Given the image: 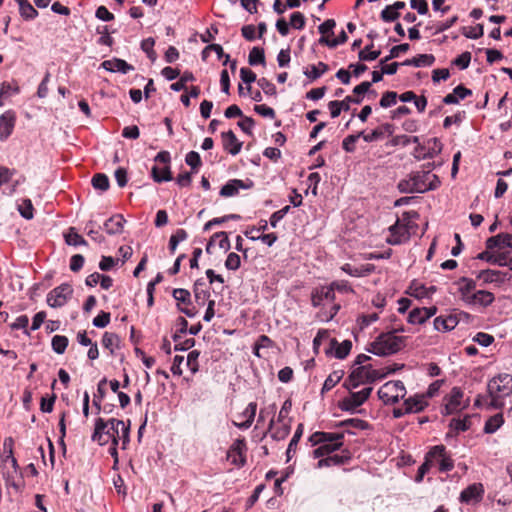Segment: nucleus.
Returning <instances> with one entry per match:
<instances>
[{
	"label": "nucleus",
	"mask_w": 512,
	"mask_h": 512,
	"mask_svg": "<svg viewBox=\"0 0 512 512\" xmlns=\"http://www.w3.org/2000/svg\"><path fill=\"white\" fill-rule=\"evenodd\" d=\"M91 439L100 446L108 444L109 441L114 445H118L119 441H121L122 449H126L130 442V421L126 424L124 421L116 418L104 420L99 417L95 420Z\"/></svg>",
	"instance_id": "nucleus-1"
},
{
	"label": "nucleus",
	"mask_w": 512,
	"mask_h": 512,
	"mask_svg": "<svg viewBox=\"0 0 512 512\" xmlns=\"http://www.w3.org/2000/svg\"><path fill=\"white\" fill-rule=\"evenodd\" d=\"M334 301L335 292L328 285L316 287L311 292V304L315 308H321L317 317L322 322L331 321L340 310V305Z\"/></svg>",
	"instance_id": "nucleus-2"
},
{
	"label": "nucleus",
	"mask_w": 512,
	"mask_h": 512,
	"mask_svg": "<svg viewBox=\"0 0 512 512\" xmlns=\"http://www.w3.org/2000/svg\"><path fill=\"white\" fill-rule=\"evenodd\" d=\"M440 179L436 174L429 171H417L411 173L407 178L398 182V189L401 193H425L435 190L440 185Z\"/></svg>",
	"instance_id": "nucleus-3"
},
{
	"label": "nucleus",
	"mask_w": 512,
	"mask_h": 512,
	"mask_svg": "<svg viewBox=\"0 0 512 512\" xmlns=\"http://www.w3.org/2000/svg\"><path fill=\"white\" fill-rule=\"evenodd\" d=\"M490 398L488 408L500 409L504 406V398L512 394V376L507 373L493 377L487 385Z\"/></svg>",
	"instance_id": "nucleus-4"
},
{
	"label": "nucleus",
	"mask_w": 512,
	"mask_h": 512,
	"mask_svg": "<svg viewBox=\"0 0 512 512\" xmlns=\"http://www.w3.org/2000/svg\"><path fill=\"white\" fill-rule=\"evenodd\" d=\"M404 337L395 335L394 332L380 334L367 349L377 356H389L397 353L404 346Z\"/></svg>",
	"instance_id": "nucleus-5"
},
{
	"label": "nucleus",
	"mask_w": 512,
	"mask_h": 512,
	"mask_svg": "<svg viewBox=\"0 0 512 512\" xmlns=\"http://www.w3.org/2000/svg\"><path fill=\"white\" fill-rule=\"evenodd\" d=\"M386 374H381L373 369L371 365L355 367L349 377L345 380L344 386L348 390L356 389L364 383H371L377 379L384 377Z\"/></svg>",
	"instance_id": "nucleus-6"
},
{
	"label": "nucleus",
	"mask_w": 512,
	"mask_h": 512,
	"mask_svg": "<svg viewBox=\"0 0 512 512\" xmlns=\"http://www.w3.org/2000/svg\"><path fill=\"white\" fill-rule=\"evenodd\" d=\"M432 466H437L440 472H449L454 468V461L444 445L433 446L426 454Z\"/></svg>",
	"instance_id": "nucleus-7"
},
{
	"label": "nucleus",
	"mask_w": 512,
	"mask_h": 512,
	"mask_svg": "<svg viewBox=\"0 0 512 512\" xmlns=\"http://www.w3.org/2000/svg\"><path fill=\"white\" fill-rule=\"evenodd\" d=\"M377 394L385 404H395L405 396L406 389L400 380L389 381L379 388Z\"/></svg>",
	"instance_id": "nucleus-8"
},
{
	"label": "nucleus",
	"mask_w": 512,
	"mask_h": 512,
	"mask_svg": "<svg viewBox=\"0 0 512 512\" xmlns=\"http://www.w3.org/2000/svg\"><path fill=\"white\" fill-rule=\"evenodd\" d=\"M416 146L412 152V155L417 160L432 159L441 153L443 145L438 138H430L425 142L415 143Z\"/></svg>",
	"instance_id": "nucleus-9"
},
{
	"label": "nucleus",
	"mask_w": 512,
	"mask_h": 512,
	"mask_svg": "<svg viewBox=\"0 0 512 512\" xmlns=\"http://www.w3.org/2000/svg\"><path fill=\"white\" fill-rule=\"evenodd\" d=\"M464 393L461 388L453 387L443 399L444 406L441 409L442 415H452L468 406V400L463 402Z\"/></svg>",
	"instance_id": "nucleus-10"
},
{
	"label": "nucleus",
	"mask_w": 512,
	"mask_h": 512,
	"mask_svg": "<svg viewBox=\"0 0 512 512\" xmlns=\"http://www.w3.org/2000/svg\"><path fill=\"white\" fill-rule=\"evenodd\" d=\"M4 456L2 457V469L3 475L7 480L8 484L16 486L14 483H11L10 480L13 479L14 475L18 474L19 466L16 458L12 453V439L4 441Z\"/></svg>",
	"instance_id": "nucleus-11"
},
{
	"label": "nucleus",
	"mask_w": 512,
	"mask_h": 512,
	"mask_svg": "<svg viewBox=\"0 0 512 512\" xmlns=\"http://www.w3.org/2000/svg\"><path fill=\"white\" fill-rule=\"evenodd\" d=\"M373 388L365 387L357 392H350V394L343 398L339 403V408L342 411L354 412L359 406H361L370 396Z\"/></svg>",
	"instance_id": "nucleus-12"
},
{
	"label": "nucleus",
	"mask_w": 512,
	"mask_h": 512,
	"mask_svg": "<svg viewBox=\"0 0 512 512\" xmlns=\"http://www.w3.org/2000/svg\"><path fill=\"white\" fill-rule=\"evenodd\" d=\"M73 289L69 284H61L60 286L51 290L47 295V303L52 308L64 306L68 299L71 298Z\"/></svg>",
	"instance_id": "nucleus-13"
},
{
	"label": "nucleus",
	"mask_w": 512,
	"mask_h": 512,
	"mask_svg": "<svg viewBox=\"0 0 512 512\" xmlns=\"http://www.w3.org/2000/svg\"><path fill=\"white\" fill-rule=\"evenodd\" d=\"M16 114L13 110H7L0 115V141H6L14 131Z\"/></svg>",
	"instance_id": "nucleus-14"
},
{
	"label": "nucleus",
	"mask_w": 512,
	"mask_h": 512,
	"mask_svg": "<svg viewBox=\"0 0 512 512\" xmlns=\"http://www.w3.org/2000/svg\"><path fill=\"white\" fill-rule=\"evenodd\" d=\"M252 186L251 180L230 179L222 186L219 194L222 197H233L239 193L240 189H250Z\"/></svg>",
	"instance_id": "nucleus-15"
},
{
	"label": "nucleus",
	"mask_w": 512,
	"mask_h": 512,
	"mask_svg": "<svg viewBox=\"0 0 512 512\" xmlns=\"http://www.w3.org/2000/svg\"><path fill=\"white\" fill-rule=\"evenodd\" d=\"M484 494V488L481 483H473L465 488L460 494V501L466 504L479 502Z\"/></svg>",
	"instance_id": "nucleus-16"
},
{
	"label": "nucleus",
	"mask_w": 512,
	"mask_h": 512,
	"mask_svg": "<svg viewBox=\"0 0 512 512\" xmlns=\"http://www.w3.org/2000/svg\"><path fill=\"white\" fill-rule=\"evenodd\" d=\"M246 450V443L244 439H237L231 445L228 451V458L232 459V463L238 466H244L246 463L244 452Z\"/></svg>",
	"instance_id": "nucleus-17"
},
{
	"label": "nucleus",
	"mask_w": 512,
	"mask_h": 512,
	"mask_svg": "<svg viewBox=\"0 0 512 512\" xmlns=\"http://www.w3.org/2000/svg\"><path fill=\"white\" fill-rule=\"evenodd\" d=\"M495 300V296L492 292L487 290H477L471 297H466L467 305H478L480 307H488Z\"/></svg>",
	"instance_id": "nucleus-18"
},
{
	"label": "nucleus",
	"mask_w": 512,
	"mask_h": 512,
	"mask_svg": "<svg viewBox=\"0 0 512 512\" xmlns=\"http://www.w3.org/2000/svg\"><path fill=\"white\" fill-rule=\"evenodd\" d=\"M362 98L352 99V96H346L342 101L333 100L328 103V108L332 118H336L340 115L341 111H348L350 109V103L360 104Z\"/></svg>",
	"instance_id": "nucleus-19"
},
{
	"label": "nucleus",
	"mask_w": 512,
	"mask_h": 512,
	"mask_svg": "<svg viewBox=\"0 0 512 512\" xmlns=\"http://www.w3.org/2000/svg\"><path fill=\"white\" fill-rule=\"evenodd\" d=\"M221 137L224 150L233 156L240 153L243 144L237 139L235 133L232 130L223 132Z\"/></svg>",
	"instance_id": "nucleus-20"
},
{
	"label": "nucleus",
	"mask_w": 512,
	"mask_h": 512,
	"mask_svg": "<svg viewBox=\"0 0 512 512\" xmlns=\"http://www.w3.org/2000/svg\"><path fill=\"white\" fill-rule=\"evenodd\" d=\"M256 411H257V403L256 402H250L246 406L244 411L241 414H239V417L243 418L244 420L241 421V422H235L234 421L233 425L236 426L237 428L241 429V430H247L253 424V421H254L255 415H256Z\"/></svg>",
	"instance_id": "nucleus-21"
},
{
	"label": "nucleus",
	"mask_w": 512,
	"mask_h": 512,
	"mask_svg": "<svg viewBox=\"0 0 512 512\" xmlns=\"http://www.w3.org/2000/svg\"><path fill=\"white\" fill-rule=\"evenodd\" d=\"M343 437V433L315 432L310 436L309 441L312 446H316L320 443L335 444L337 442H342Z\"/></svg>",
	"instance_id": "nucleus-22"
},
{
	"label": "nucleus",
	"mask_w": 512,
	"mask_h": 512,
	"mask_svg": "<svg viewBox=\"0 0 512 512\" xmlns=\"http://www.w3.org/2000/svg\"><path fill=\"white\" fill-rule=\"evenodd\" d=\"M101 67L109 72H120L122 74H127L130 71L134 70V67L128 64L125 60L119 58H113L111 60H106L101 63Z\"/></svg>",
	"instance_id": "nucleus-23"
},
{
	"label": "nucleus",
	"mask_w": 512,
	"mask_h": 512,
	"mask_svg": "<svg viewBox=\"0 0 512 512\" xmlns=\"http://www.w3.org/2000/svg\"><path fill=\"white\" fill-rule=\"evenodd\" d=\"M459 321L456 315L449 314L447 316L440 315L433 321L434 329L440 332H448L453 330Z\"/></svg>",
	"instance_id": "nucleus-24"
},
{
	"label": "nucleus",
	"mask_w": 512,
	"mask_h": 512,
	"mask_svg": "<svg viewBox=\"0 0 512 512\" xmlns=\"http://www.w3.org/2000/svg\"><path fill=\"white\" fill-rule=\"evenodd\" d=\"M486 247H487V249L512 248V234L500 233L496 236H492L487 239Z\"/></svg>",
	"instance_id": "nucleus-25"
},
{
	"label": "nucleus",
	"mask_w": 512,
	"mask_h": 512,
	"mask_svg": "<svg viewBox=\"0 0 512 512\" xmlns=\"http://www.w3.org/2000/svg\"><path fill=\"white\" fill-rule=\"evenodd\" d=\"M125 223L126 220L122 214H115L105 221L104 229L109 235H117L122 233Z\"/></svg>",
	"instance_id": "nucleus-26"
},
{
	"label": "nucleus",
	"mask_w": 512,
	"mask_h": 512,
	"mask_svg": "<svg viewBox=\"0 0 512 512\" xmlns=\"http://www.w3.org/2000/svg\"><path fill=\"white\" fill-rule=\"evenodd\" d=\"M385 134L389 136L393 134V126L391 124L386 123L368 134H365L364 132L359 133L360 137H362L365 142L380 140L385 136Z\"/></svg>",
	"instance_id": "nucleus-27"
},
{
	"label": "nucleus",
	"mask_w": 512,
	"mask_h": 512,
	"mask_svg": "<svg viewBox=\"0 0 512 512\" xmlns=\"http://www.w3.org/2000/svg\"><path fill=\"white\" fill-rule=\"evenodd\" d=\"M427 406L426 397L424 395H415L404 401L405 412L418 413Z\"/></svg>",
	"instance_id": "nucleus-28"
},
{
	"label": "nucleus",
	"mask_w": 512,
	"mask_h": 512,
	"mask_svg": "<svg viewBox=\"0 0 512 512\" xmlns=\"http://www.w3.org/2000/svg\"><path fill=\"white\" fill-rule=\"evenodd\" d=\"M472 95V91L462 85H458L453 89L452 93L447 94L443 98V103L450 105V104H457L460 100L465 99L467 96Z\"/></svg>",
	"instance_id": "nucleus-29"
},
{
	"label": "nucleus",
	"mask_w": 512,
	"mask_h": 512,
	"mask_svg": "<svg viewBox=\"0 0 512 512\" xmlns=\"http://www.w3.org/2000/svg\"><path fill=\"white\" fill-rule=\"evenodd\" d=\"M477 279L482 280L483 283L489 284V283H502L506 279V274L499 271V270H481L477 274Z\"/></svg>",
	"instance_id": "nucleus-30"
},
{
	"label": "nucleus",
	"mask_w": 512,
	"mask_h": 512,
	"mask_svg": "<svg viewBox=\"0 0 512 512\" xmlns=\"http://www.w3.org/2000/svg\"><path fill=\"white\" fill-rule=\"evenodd\" d=\"M409 288L411 290V295L416 298H430L436 292L435 286H426L417 281H413Z\"/></svg>",
	"instance_id": "nucleus-31"
},
{
	"label": "nucleus",
	"mask_w": 512,
	"mask_h": 512,
	"mask_svg": "<svg viewBox=\"0 0 512 512\" xmlns=\"http://www.w3.org/2000/svg\"><path fill=\"white\" fill-rule=\"evenodd\" d=\"M193 293L196 303L199 306H204L206 302L208 303L210 297V291L205 286V283L202 280H197L193 287Z\"/></svg>",
	"instance_id": "nucleus-32"
},
{
	"label": "nucleus",
	"mask_w": 512,
	"mask_h": 512,
	"mask_svg": "<svg viewBox=\"0 0 512 512\" xmlns=\"http://www.w3.org/2000/svg\"><path fill=\"white\" fill-rule=\"evenodd\" d=\"M331 348L333 349V353L335 358L344 359L348 356L352 348V342L350 340H344L339 343L337 340H331Z\"/></svg>",
	"instance_id": "nucleus-33"
},
{
	"label": "nucleus",
	"mask_w": 512,
	"mask_h": 512,
	"mask_svg": "<svg viewBox=\"0 0 512 512\" xmlns=\"http://www.w3.org/2000/svg\"><path fill=\"white\" fill-rule=\"evenodd\" d=\"M476 289V282L473 279L462 277L459 279V288L461 299L466 303V297H471Z\"/></svg>",
	"instance_id": "nucleus-34"
},
{
	"label": "nucleus",
	"mask_w": 512,
	"mask_h": 512,
	"mask_svg": "<svg viewBox=\"0 0 512 512\" xmlns=\"http://www.w3.org/2000/svg\"><path fill=\"white\" fill-rule=\"evenodd\" d=\"M350 460V456H343V455H327L324 458L320 459L317 462L316 467L318 469L324 468V467H330V466H339L347 463Z\"/></svg>",
	"instance_id": "nucleus-35"
},
{
	"label": "nucleus",
	"mask_w": 512,
	"mask_h": 512,
	"mask_svg": "<svg viewBox=\"0 0 512 512\" xmlns=\"http://www.w3.org/2000/svg\"><path fill=\"white\" fill-rule=\"evenodd\" d=\"M435 61V57L432 54H419L412 59L405 60L402 65L414 66V67H425L431 66Z\"/></svg>",
	"instance_id": "nucleus-36"
},
{
	"label": "nucleus",
	"mask_w": 512,
	"mask_h": 512,
	"mask_svg": "<svg viewBox=\"0 0 512 512\" xmlns=\"http://www.w3.org/2000/svg\"><path fill=\"white\" fill-rule=\"evenodd\" d=\"M102 345L109 350L111 355H115L116 350L120 346V338L112 332H105L102 337Z\"/></svg>",
	"instance_id": "nucleus-37"
},
{
	"label": "nucleus",
	"mask_w": 512,
	"mask_h": 512,
	"mask_svg": "<svg viewBox=\"0 0 512 512\" xmlns=\"http://www.w3.org/2000/svg\"><path fill=\"white\" fill-rule=\"evenodd\" d=\"M19 5L20 15L25 20H33L38 16V11L30 4L28 0H16Z\"/></svg>",
	"instance_id": "nucleus-38"
},
{
	"label": "nucleus",
	"mask_w": 512,
	"mask_h": 512,
	"mask_svg": "<svg viewBox=\"0 0 512 512\" xmlns=\"http://www.w3.org/2000/svg\"><path fill=\"white\" fill-rule=\"evenodd\" d=\"M151 175L155 182L161 183L172 180L170 166L166 165L163 168L153 166L151 169Z\"/></svg>",
	"instance_id": "nucleus-39"
},
{
	"label": "nucleus",
	"mask_w": 512,
	"mask_h": 512,
	"mask_svg": "<svg viewBox=\"0 0 512 512\" xmlns=\"http://www.w3.org/2000/svg\"><path fill=\"white\" fill-rule=\"evenodd\" d=\"M504 423L501 413L491 416L484 425V432L487 434L495 433Z\"/></svg>",
	"instance_id": "nucleus-40"
},
{
	"label": "nucleus",
	"mask_w": 512,
	"mask_h": 512,
	"mask_svg": "<svg viewBox=\"0 0 512 512\" xmlns=\"http://www.w3.org/2000/svg\"><path fill=\"white\" fill-rule=\"evenodd\" d=\"M328 71V65L324 62H318L316 65L310 66L309 69L304 71V75L311 80L320 78L324 73Z\"/></svg>",
	"instance_id": "nucleus-41"
},
{
	"label": "nucleus",
	"mask_w": 512,
	"mask_h": 512,
	"mask_svg": "<svg viewBox=\"0 0 512 512\" xmlns=\"http://www.w3.org/2000/svg\"><path fill=\"white\" fill-rule=\"evenodd\" d=\"M302 434L303 425L299 424L286 450L287 461H289L292 458L293 454L295 453L297 445L302 437Z\"/></svg>",
	"instance_id": "nucleus-42"
},
{
	"label": "nucleus",
	"mask_w": 512,
	"mask_h": 512,
	"mask_svg": "<svg viewBox=\"0 0 512 512\" xmlns=\"http://www.w3.org/2000/svg\"><path fill=\"white\" fill-rule=\"evenodd\" d=\"M343 371H333L324 381L321 392L325 393L334 388L342 379Z\"/></svg>",
	"instance_id": "nucleus-43"
},
{
	"label": "nucleus",
	"mask_w": 512,
	"mask_h": 512,
	"mask_svg": "<svg viewBox=\"0 0 512 512\" xmlns=\"http://www.w3.org/2000/svg\"><path fill=\"white\" fill-rule=\"evenodd\" d=\"M188 237L187 232L184 229H177L174 234L171 235L169 239V250L171 254H174L177 246L180 242L186 240Z\"/></svg>",
	"instance_id": "nucleus-44"
},
{
	"label": "nucleus",
	"mask_w": 512,
	"mask_h": 512,
	"mask_svg": "<svg viewBox=\"0 0 512 512\" xmlns=\"http://www.w3.org/2000/svg\"><path fill=\"white\" fill-rule=\"evenodd\" d=\"M248 62L251 66H256L258 64H265V54L264 50L259 47H253L248 56Z\"/></svg>",
	"instance_id": "nucleus-45"
},
{
	"label": "nucleus",
	"mask_w": 512,
	"mask_h": 512,
	"mask_svg": "<svg viewBox=\"0 0 512 512\" xmlns=\"http://www.w3.org/2000/svg\"><path fill=\"white\" fill-rule=\"evenodd\" d=\"M419 137L418 136H408V135H396L394 136L389 144L391 146H407L411 143H418Z\"/></svg>",
	"instance_id": "nucleus-46"
},
{
	"label": "nucleus",
	"mask_w": 512,
	"mask_h": 512,
	"mask_svg": "<svg viewBox=\"0 0 512 512\" xmlns=\"http://www.w3.org/2000/svg\"><path fill=\"white\" fill-rule=\"evenodd\" d=\"M68 338L62 335H55L52 338V349L57 354H63L68 346Z\"/></svg>",
	"instance_id": "nucleus-47"
},
{
	"label": "nucleus",
	"mask_w": 512,
	"mask_h": 512,
	"mask_svg": "<svg viewBox=\"0 0 512 512\" xmlns=\"http://www.w3.org/2000/svg\"><path fill=\"white\" fill-rule=\"evenodd\" d=\"M348 36L344 30H342L339 35L334 39H328L327 37L321 36L319 39L320 44H325L330 48H334L340 44H343L347 41Z\"/></svg>",
	"instance_id": "nucleus-48"
},
{
	"label": "nucleus",
	"mask_w": 512,
	"mask_h": 512,
	"mask_svg": "<svg viewBox=\"0 0 512 512\" xmlns=\"http://www.w3.org/2000/svg\"><path fill=\"white\" fill-rule=\"evenodd\" d=\"M65 241L68 245L79 246L86 245V240L76 232L75 228L71 227L69 232L65 235Z\"/></svg>",
	"instance_id": "nucleus-49"
},
{
	"label": "nucleus",
	"mask_w": 512,
	"mask_h": 512,
	"mask_svg": "<svg viewBox=\"0 0 512 512\" xmlns=\"http://www.w3.org/2000/svg\"><path fill=\"white\" fill-rule=\"evenodd\" d=\"M373 47V43L367 45L364 49L360 50L358 53V58L361 61H374L376 60L380 54V50H374L371 51V48Z\"/></svg>",
	"instance_id": "nucleus-50"
},
{
	"label": "nucleus",
	"mask_w": 512,
	"mask_h": 512,
	"mask_svg": "<svg viewBox=\"0 0 512 512\" xmlns=\"http://www.w3.org/2000/svg\"><path fill=\"white\" fill-rule=\"evenodd\" d=\"M92 186L96 190L104 192L109 188V178L103 173L95 174L92 178Z\"/></svg>",
	"instance_id": "nucleus-51"
},
{
	"label": "nucleus",
	"mask_w": 512,
	"mask_h": 512,
	"mask_svg": "<svg viewBox=\"0 0 512 512\" xmlns=\"http://www.w3.org/2000/svg\"><path fill=\"white\" fill-rule=\"evenodd\" d=\"M462 34L469 39H478L484 34L483 25L477 24L476 26L463 27Z\"/></svg>",
	"instance_id": "nucleus-52"
},
{
	"label": "nucleus",
	"mask_w": 512,
	"mask_h": 512,
	"mask_svg": "<svg viewBox=\"0 0 512 512\" xmlns=\"http://www.w3.org/2000/svg\"><path fill=\"white\" fill-rule=\"evenodd\" d=\"M18 211L23 218H25L27 220L32 219L34 216V214H33L34 208H33V204L31 202V200L23 199L22 202L20 204H18Z\"/></svg>",
	"instance_id": "nucleus-53"
},
{
	"label": "nucleus",
	"mask_w": 512,
	"mask_h": 512,
	"mask_svg": "<svg viewBox=\"0 0 512 512\" xmlns=\"http://www.w3.org/2000/svg\"><path fill=\"white\" fill-rule=\"evenodd\" d=\"M185 162L191 167L193 172H197L202 165L201 157L198 152L190 151L185 156Z\"/></svg>",
	"instance_id": "nucleus-54"
},
{
	"label": "nucleus",
	"mask_w": 512,
	"mask_h": 512,
	"mask_svg": "<svg viewBox=\"0 0 512 512\" xmlns=\"http://www.w3.org/2000/svg\"><path fill=\"white\" fill-rule=\"evenodd\" d=\"M407 321L410 324H423L427 321L425 314L423 313V308H414L409 312Z\"/></svg>",
	"instance_id": "nucleus-55"
},
{
	"label": "nucleus",
	"mask_w": 512,
	"mask_h": 512,
	"mask_svg": "<svg viewBox=\"0 0 512 512\" xmlns=\"http://www.w3.org/2000/svg\"><path fill=\"white\" fill-rule=\"evenodd\" d=\"M450 428L454 429L456 432H464L470 428L469 417L465 416L463 419L453 418L449 424Z\"/></svg>",
	"instance_id": "nucleus-56"
},
{
	"label": "nucleus",
	"mask_w": 512,
	"mask_h": 512,
	"mask_svg": "<svg viewBox=\"0 0 512 512\" xmlns=\"http://www.w3.org/2000/svg\"><path fill=\"white\" fill-rule=\"evenodd\" d=\"M199 355H200V352L197 350H192L187 355L186 365L192 374L197 373L199 370V364H198Z\"/></svg>",
	"instance_id": "nucleus-57"
},
{
	"label": "nucleus",
	"mask_w": 512,
	"mask_h": 512,
	"mask_svg": "<svg viewBox=\"0 0 512 512\" xmlns=\"http://www.w3.org/2000/svg\"><path fill=\"white\" fill-rule=\"evenodd\" d=\"M155 40L152 37L146 38L141 42V49L147 54L152 61L156 59V53L153 49Z\"/></svg>",
	"instance_id": "nucleus-58"
},
{
	"label": "nucleus",
	"mask_w": 512,
	"mask_h": 512,
	"mask_svg": "<svg viewBox=\"0 0 512 512\" xmlns=\"http://www.w3.org/2000/svg\"><path fill=\"white\" fill-rule=\"evenodd\" d=\"M240 265H241L240 256L234 252L229 253L225 260L226 269L236 271L240 268Z\"/></svg>",
	"instance_id": "nucleus-59"
},
{
	"label": "nucleus",
	"mask_w": 512,
	"mask_h": 512,
	"mask_svg": "<svg viewBox=\"0 0 512 512\" xmlns=\"http://www.w3.org/2000/svg\"><path fill=\"white\" fill-rule=\"evenodd\" d=\"M400 14L393 9L391 5H387L380 13V17L384 22H393L399 18Z\"/></svg>",
	"instance_id": "nucleus-60"
},
{
	"label": "nucleus",
	"mask_w": 512,
	"mask_h": 512,
	"mask_svg": "<svg viewBox=\"0 0 512 512\" xmlns=\"http://www.w3.org/2000/svg\"><path fill=\"white\" fill-rule=\"evenodd\" d=\"M85 230L87 235L95 242L102 243L104 241V237L95 229V222L93 220L86 224Z\"/></svg>",
	"instance_id": "nucleus-61"
},
{
	"label": "nucleus",
	"mask_w": 512,
	"mask_h": 512,
	"mask_svg": "<svg viewBox=\"0 0 512 512\" xmlns=\"http://www.w3.org/2000/svg\"><path fill=\"white\" fill-rule=\"evenodd\" d=\"M397 102V93L393 91L385 92L380 99V106L383 108H389L395 105Z\"/></svg>",
	"instance_id": "nucleus-62"
},
{
	"label": "nucleus",
	"mask_w": 512,
	"mask_h": 512,
	"mask_svg": "<svg viewBox=\"0 0 512 512\" xmlns=\"http://www.w3.org/2000/svg\"><path fill=\"white\" fill-rule=\"evenodd\" d=\"M174 299L178 302V303H184V304H189L190 303V300H191V294L188 290L186 289H183V288H176L173 290V293H172Z\"/></svg>",
	"instance_id": "nucleus-63"
},
{
	"label": "nucleus",
	"mask_w": 512,
	"mask_h": 512,
	"mask_svg": "<svg viewBox=\"0 0 512 512\" xmlns=\"http://www.w3.org/2000/svg\"><path fill=\"white\" fill-rule=\"evenodd\" d=\"M257 84L266 95H270V96L276 95L275 85L271 81H269L267 78L262 77V78L258 79Z\"/></svg>",
	"instance_id": "nucleus-64"
}]
</instances>
